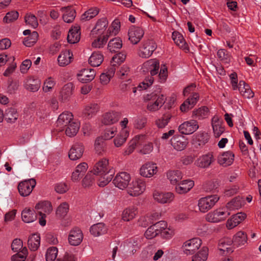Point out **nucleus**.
Listing matches in <instances>:
<instances>
[{
	"instance_id": "nucleus-33",
	"label": "nucleus",
	"mask_w": 261,
	"mask_h": 261,
	"mask_svg": "<svg viewBox=\"0 0 261 261\" xmlns=\"http://www.w3.org/2000/svg\"><path fill=\"white\" fill-rule=\"evenodd\" d=\"M73 59V54L69 50L62 51L58 58L59 66H65L70 64Z\"/></svg>"
},
{
	"instance_id": "nucleus-13",
	"label": "nucleus",
	"mask_w": 261,
	"mask_h": 261,
	"mask_svg": "<svg viewBox=\"0 0 261 261\" xmlns=\"http://www.w3.org/2000/svg\"><path fill=\"white\" fill-rule=\"evenodd\" d=\"M100 106L96 102H91L86 105L82 111V115L86 119H90L97 115L100 111Z\"/></svg>"
},
{
	"instance_id": "nucleus-22",
	"label": "nucleus",
	"mask_w": 261,
	"mask_h": 261,
	"mask_svg": "<svg viewBox=\"0 0 261 261\" xmlns=\"http://www.w3.org/2000/svg\"><path fill=\"white\" fill-rule=\"evenodd\" d=\"M95 74L93 69H83L77 74L78 80L83 83H88L94 79Z\"/></svg>"
},
{
	"instance_id": "nucleus-47",
	"label": "nucleus",
	"mask_w": 261,
	"mask_h": 261,
	"mask_svg": "<svg viewBox=\"0 0 261 261\" xmlns=\"http://www.w3.org/2000/svg\"><path fill=\"white\" fill-rule=\"evenodd\" d=\"M172 38L176 44L180 48L184 50H189L188 45L181 34L178 32H174L172 33Z\"/></svg>"
},
{
	"instance_id": "nucleus-32",
	"label": "nucleus",
	"mask_w": 261,
	"mask_h": 261,
	"mask_svg": "<svg viewBox=\"0 0 261 261\" xmlns=\"http://www.w3.org/2000/svg\"><path fill=\"white\" fill-rule=\"evenodd\" d=\"M246 217L244 213H238L232 216L231 219L227 220L226 226L228 229H230L237 226Z\"/></svg>"
},
{
	"instance_id": "nucleus-41",
	"label": "nucleus",
	"mask_w": 261,
	"mask_h": 261,
	"mask_svg": "<svg viewBox=\"0 0 261 261\" xmlns=\"http://www.w3.org/2000/svg\"><path fill=\"white\" fill-rule=\"evenodd\" d=\"M22 221L25 223H31L37 219V215L34 210L25 208L21 213Z\"/></svg>"
},
{
	"instance_id": "nucleus-35",
	"label": "nucleus",
	"mask_w": 261,
	"mask_h": 261,
	"mask_svg": "<svg viewBox=\"0 0 261 261\" xmlns=\"http://www.w3.org/2000/svg\"><path fill=\"white\" fill-rule=\"evenodd\" d=\"M138 214V208L134 205L125 208L122 214V219L124 221H129L135 218Z\"/></svg>"
},
{
	"instance_id": "nucleus-27",
	"label": "nucleus",
	"mask_w": 261,
	"mask_h": 261,
	"mask_svg": "<svg viewBox=\"0 0 261 261\" xmlns=\"http://www.w3.org/2000/svg\"><path fill=\"white\" fill-rule=\"evenodd\" d=\"M144 138L143 135H137L133 138L129 142L128 146L124 152V155H129L132 153L136 146L141 145L144 141Z\"/></svg>"
},
{
	"instance_id": "nucleus-23",
	"label": "nucleus",
	"mask_w": 261,
	"mask_h": 261,
	"mask_svg": "<svg viewBox=\"0 0 261 261\" xmlns=\"http://www.w3.org/2000/svg\"><path fill=\"white\" fill-rule=\"evenodd\" d=\"M88 168V164L84 162L78 165L72 173L71 180L74 182L79 181L86 172Z\"/></svg>"
},
{
	"instance_id": "nucleus-38",
	"label": "nucleus",
	"mask_w": 261,
	"mask_h": 261,
	"mask_svg": "<svg viewBox=\"0 0 261 261\" xmlns=\"http://www.w3.org/2000/svg\"><path fill=\"white\" fill-rule=\"evenodd\" d=\"M238 89L240 94L245 98H250L254 96V93L250 86L243 81H240Z\"/></svg>"
},
{
	"instance_id": "nucleus-25",
	"label": "nucleus",
	"mask_w": 261,
	"mask_h": 261,
	"mask_svg": "<svg viewBox=\"0 0 261 261\" xmlns=\"http://www.w3.org/2000/svg\"><path fill=\"white\" fill-rule=\"evenodd\" d=\"M73 115L71 112H64L60 114L57 121V126L63 128L71 122H73Z\"/></svg>"
},
{
	"instance_id": "nucleus-64",
	"label": "nucleus",
	"mask_w": 261,
	"mask_h": 261,
	"mask_svg": "<svg viewBox=\"0 0 261 261\" xmlns=\"http://www.w3.org/2000/svg\"><path fill=\"white\" fill-rule=\"evenodd\" d=\"M28 253V250L26 247L17 252L16 254L13 255L11 257L12 261H24Z\"/></svg>"
},
{
	"instance_id": "nucleus-6",
	"label": "nucleus",
	"mask_w": 261,
	"mask_h": 261,
	"mask_svg": "<svg viewBox=\"0 0 261 261\" xmlns=\"http://www.w3.org/2000/svg\"><path fill=\"white\" fill-rule=\"evenodd\" d=\"M145 187V183L141 179L133 181L127 187V193L131 196H138L143 193Z\"/></svg>"
},
{
	"instance_id": "nucleus-52",
	"label": "nucleus",
	"mask_w": 261,
	"mask_h": 261,
	"mask_svg": "<svg viewBox=\"0 0 261 261\" xmlns=\"http://www.w3.org/2000/svg\"><path fill=\"white\" fill-rule=\"evenodd\" d=\"M99 10L97 7H93L88 9L82 15V20H89L94 18L99 13Z\"/></svg>"
},
{
	"instance_id": "nucleus-40",
	"label": "nucleus",
	"mask_w": 261,
	"mask_h": 261,
	"mask_svg": "<svg viewBox=\"0 0 261 261\" xmlns=\"http://www.w3.org/2000/svg\"><path fill=\"white\" fill-rule=\"evenodd\" d=\"M81 38L80 29L79 27H74L70 29L67 36L68 42L71 44L78 42Z\"/></svg>"
},
{
	"instance_id": "nucleus-28",
	"label": "nucleus",
	"mask_w": 261,
	"mask_h": 261,
	"mask_svg": "<svg viewBox=\"0 0 261 261\" xmlns=\"http://www.w3.org/2000/svg\"><path fill=\"white\" fill-rule=\"evenodd\" d=\"M61 11L63 13V19L65 22L71 23L74 20L76 16V12L73 7H62Z\"/></svg>"
},
{
	"instance_id": "nucleus-61",
	"label": "nucleus",
	"mask_w": 261,
	"mask_h": 261,
	"mask_svg": "<svg viewBox=\"0 0 261 261\" xmlns=\"http://www.w3.org/2000/svg\"><path fill=\"white\" fill-rule=\"evenodd\" d=\"M105 140L102 137H97L95 141L94 148L98 154H101L105 150Z\"/></svg>"
},
{
	"instance_id": "nucleus-18",
	"label": "nucleus",
	"mask_w": 261,
	"mask_h": 261,
	"mask_svg": "<svg viewBox=\"0 0 261 261\" xmlns=\"http://www.w3.org/2000/svg\"><path fill=\"white\" fill-rule=\"evenodd\" d=\"M144 32L140 27H132L128 32V39L134 44H137L143 37Z\"/></svg>"
},
{
	"instance_id": "nucleus-37",
	"label": "nucleus",
	"mask_w": 261,
	"mask_h": 261,
	"mask_svg": "<svg viewBox=\"0 0 261 261\" xmlns=\"http://www.w3.org/2000/svg\"><path fill=\"white\" fill-rule=\"evenodd\" d=\"M90 231L94 236L98 237L106 234L108 228L103 223H98L91 226Z\"/></svg>"
},
{
	"instance_id": "nucleus-55",
	"label": "nucleus",
	"mask_w": 261,
	"mask_h": 261,
	"mask_svg": "<svg viewBox=\"0 0 261 261\" xmlns=\"http://www.w3.org/2000/svg\"><path fill=\"white\" fill-rule=\"evenodd\" d=\"M97 38L95 39L92 43V46L95 48H100L105 44L109 37V35L106 33L105 35L101 36H97Z\"/></svg>"
},
{
	"instance_id": "nucleus-51",
	"label": "nucleus",
	"mask_w": 261,
	"mask_h": 261,
	"mask_svg": "<svg viewBox=\"0 0 261 261\" xmlns=\"http://www.w3.org/2000/svg\"><path fill=\"white\" fill-rule=\"evenodd\" d=\"M35 209L42 211V213L49 214L52 211V206L49 201H44L38 203L35 206Z\"/></svg>"
},
{
	"instance_id": "nucleus-42",
	"label": "nucleus",
	"mask_w": 261,
	"mask_h": 261,
	"mask_svg": "<svg viewBox=\"0 0 261 261\" xmlns=\"http://www.w3.org/2000/svg\"><path fill=\"white\" fill-rule=\"evenodd\" d=\"M18 113L17 110L13 108H8L5 111L4 115L5 120L8 123H14L18 118Z\"/></svg>"
},
{
	"instance_id": "nucleus-12",
	"label": "nucleus",
	"mask_w": 261,
	"mask_h": 261,
	"mask_svg": "<svg viewBox=\"0 0 261 261\" xmlns=\"http://www.w3.org/2000/svg\"><path fill=\"white\" fill-rule=\"evenodd\" d=\"M199 127L198 122L194 120L186 121L178 127L179 132L184 135L192 134L196 131Z\"/></svg>"
},
{
	"instance_id": "nucleus-9",
	"label": "nucleus",
	"mask_w": 261,
	"mask_h": 261,
	"mask_svg": "<svg viewBox=\"0 0 261 261\" xmlns=\"http://www.w3.org/2000/svg\"><path fill=\"white\" fill-rule=\"evenodd\" d=\"M36 185V180L31 178L22 181L18 185V190L20 195L23 197L29 196Z\"/></svg>"
},
{
	"instance_id": "nucleus-30",
	"label": "nucleus",
	"mask_w": 261,
	"mask_h": 261,
	"mask_svg": "<svg viewBox=\"0 0 261 261\" xmlns=\"http://www.w3.org/2000/svg\"><path fill=\"white\" fill-rule=\"evenodd\" d=\"M154 199L158 202L161 203H170L174 198V194L171 192L160 193L155 192L153 193Z\"/></svg>"
},
{
	"instance_id": "nucleus-2",
	"label": "nucleus",
	"mask_w": 261,
	"mask_h": 261,
	"mask_svg": "<svg viewBox=\"0 0 261 261\" xmlns=\"http://www.w3.org/2000/svg\"><path fill=\"white\" fill-rule=\"evenodd\" d=\"M146 99L149 100L147 109L150 112L159 110L165 102V98L163 94L151 93L147 95Z\"/></svg>"
},
{
	"instance_id": "nucleus-53",
	"label": "nucleus",
	"mask_w": 261,
	"mask_h": 261,
	"mask_svg": "<svg viewBox=\"0 0 261 261\" xmlns=\"http://www.w3.org/2000/svg\"><path fill=\"white\" fill-rule=\"evenodd\" d=\"M208 251V248L203 247L201 250L193 256L192 261H205L207 258Z\"/></svg>"
},
{
	"instance_id": "nucleus-39",
	"label": "nucleus",
	"mask_w": 261,
	"mask_h": 261,
	"mask_svg": "<svg viewBox=\"0 0 261 261\" xmlns=\"http://www.w3.org/2000/svg\"><path fill=\"white\" fill-rule=\"evenodd\" d=\"M245 203V200L244 198L238 196L233 198L230 201L228 202L226 205V207L230 210H238L244 206Z\"/></svg>"
},
{
	"instance_id": "nucleus-11",
	"label": "nucleus",
	"mask_w": 261,
	"mask_h": 261,
	"mask_svg": "<svg viewBox=\"0 0 261 261\" xmlns=\"http://www.w3.org/2000/svg\"><path fill=\"white\" fill-rule=\"evenodd\" d=\"M130 180V175L126 172L118 173L113 180L114 185L120 189H125Z\"/></svg>"
},
{
	"instance_id": "nucleus-54",
	"label": "nucleus",
	"mask_w": 261,
	"mask_h": 261,
	"mask_svg": "<svg viewBox=\"0 0 261 261\" xmlns=\"http://www.w3.org/2000/svg\"><path fill=\"white\" fill-rule=\"evenodd\" d=\"M172 115L170 113H166L155 121V124L159 128H163L167 125L170 121Z\"/></svg>"
},
{
	"instance_id": "nucleus-60",
	"label": "nucleus",
	"mask_w": 261,
	"mask_h": 261,
	"mask_svg": "<svg viewBox=\"0 0 261 261\" xmlns=\"http://www.w3.org/2000/svg\"><path fill=\"white\" fill-rule=\"evenodd\" d=\"M120 28V22L118 19H115L112 23L111 26L107 30L106 33L109 37L112 35H116Z\"/></svg>"
},
{
	"instance_id": "nucleus-58",
	"label": "nucleus",
	"mask_w": 261,
	"mask_h": 261,
	"mask_svg": "<svg viewBox=\"0 0 261 261\" xmlns=\"http://www.w3.org/2000/svg\"><path fill=\"white\" fill-rule=\"evenodd\" d=\"M38 37V33L34 31L31 35L25 37L23 41V44L28 47L33 46L37 41Z\"/></svg>"
},
{
	"instance_id": "nucleus-24",
	"label": "nucleus",
	"mask_w": 261,
	"mask_h": 261,
	"mask_svg": "<svg viewBox=\"0 0 261 261\" xmlns=\"http://www.w3.org/2000/svg\"><path fill=\"white\" fill-rule=\"evenodd\" d=\"M171 142L173 148L178 151L183 150L188 143L187 139L183 136H174Z\"/></svg>"
},
{
	"instance_id": "nucleus-4",
	"label": "nucleus",
	"mask_w": 261,
	"mask_h": 261,
	"mask_svg": "<svg viewBox=\"0 0 261 261\" xmlns=\"http://www.w3.org/2000/svg\"><path fill=\"white\" fill-rule=\"evenodd\" d=\"M156 48V45L153 40H145L139 47L138 55L142 58H148L152 55Z\"/></svg>"
},
{
	"instance_id": "nucleus-20",
	"label": "nucleus",
	"mask_w": 261,
	"mask_h": 261,
	"mask_svg": "<svg viewBox=\"0 0 261 261\" xmlns=\"http://www.w3.org/2000/svg\"><path fill=\"white\" fill-rule=\"evenodd\" d=\"M194 182L193 180L187 179L180 181L176 185L175 190L177 193L184 194L188 193L194 187Z\"/></svg>"
},
{
	"instance_id": "nucleus-3",
	"label": "nucleus",
	"mask_w": 261,
	"mask_h": 261,
	"mask_svg": "<svg viewBox=\"0 0 261 261\" xmlns=\"http://www.w3.org/2000/svg\"><path fill=\"white\" fill-rule=\"evenodd\" d=\"M219 199L220 197L216 194L200 198L198 202L199 210L203 213L208 212L216 204Z\"/></svg>"
},
{
	"instance_id": "nucleus-44",
	"label": "nucleus",
	"mask_w": 261,
	"mask_h": 261,
	"mask_svg": "<svg viewBox=\"0 0 261 261\" xmlns=\"http://www.w3.org/2000/svg\"><path fill=\"white\" fill-rule=\"evenodd\" d=\"M209 115V110L207 107L203 106L193 111V117L198 120L207 118Z\"/></svg>"
},
{
	"instance_id": "nucleus-10",
	"label": "nucleus",
	"mask_w": 261,
	"mask_h": 261,
	"mask_svg": "<svg viewBox=\"0 0 261 261\" xmlns=\"http://www.w3.org/2000/svg\"><path fill=\"white\" fill-rule=\"evenodd\" d=\"M201 245V240L197 238H193L185 242L182 245L184 252L187 255L193 254Z\"/></svg>"
},
{
	"instance_id": "nucleus-45",
	"label": "nucleus",
	"mask_w": 261,
	"mask_h": 261,
	"mask_svg": "<svg viewBox=\"0 0 261 261\" xmlns=\"http://www.w3.org/2000/svg\"><path fill=\"white\" fill-rule=\"evenodd\" d=\"M122 46V42L119 37L111 39L108 45V48L111 53H116L119 51V49Z\"/></svg>"
},
{
	"instance_id": "nucleus-5",
	"label": "nucleus",
	"mask_w": 261,
	"mask_h": 261,
	"mask_svg": "<svg viewBox=\"0 0 261 261\" xmlns=\"http://www.w3.org/2000/svg\"><path fill=\"white\" fill-rule=\"evenodd\" d=\"M230 215V213L226 208L216 210L209 213L206 215L207 221L213 223H218L225 220Z\"/></svg>"
},
{
	"instance_id": "nucleus-50",
	"label": "nucleus",
	"mask_w": 261,
	"mask_h": 261,
	"mask_svg": "<svg viewBox=\"0 0 261 261\" xmlns=\"http://www.w3.org/2000/svg\"><path fill=\"white\" fill-rule=\"evenodd\" d=\"M128 136V132L125 129H122L119 135L114 139L115 146L117 147L122 146L125 142Z\"/></svg>"
},
{
	"instance_id": "nucleus-48",
	"label": "nucleus",
	"mask_w": 261,
	"mask_h": 261,
	"mask_svg": "<svg viewBox=\"0 0 261 261\" xmlns=\"http://www.w3.org/2000/svg\"><path fill=\"white\" fill-rule=\"evenodd\" d=\"M247 236L246 233L242 231H238L233 237V243L238 246L245 245L247 242Z\"/></svg>"
},
{
	"instance_id": "nucleus-17",
	"label": "nucleus",
	"mask_w": 261,
	"mask_h": 261,
	"mask_svg": "<svg viewBox=\"0 0 261 261\" xmlns=\"http://www.w3.org/2000/svg\"><path fill=\"white\" fill-rule=\"evenodd\" d=\"M215 161L213 152H208L199 156L195 162L196 165L201 168H208Z\"/></svg>"
},
{
	"instance_id": "nucleus-14",
	"label": "nucleus",
	"mask_w": 261,
	"mask_h": 261,
	"mask_svg": "<svg viewBox=\"0 0 261 261\" xmlns=\"http://www.w3.org/2000/svg\"><path fill=\"white\" fill-rule=\"evenodd\" d=\"M233 241L228 238H224L219 241L218 249L220 254L223 255H227L233 251L232 244Z\"/></svg>"
},
{
	"instance_id": "nucleus-49",
	"label": "nucleus",
	"mask_w": 261,
	"mask_h": 261,
	"mask_svg": "<svg viewBox=\"0 0 261 261\" xmlns=\"http://www.w3.org/2000/svg\"><path fill=\"white\" fill-rule=\"evenodd\" d=\"M65 127L66 135L70 137H72L74 136L78 132L80 128V124L74 121Z\"/></svg>"
},
{
	"instance_id": "nucleus-16",
	"label": "nucleus",
	"mask_w": 261,
	"mask_h": 261,
	"mask_svg": "<svg viewBox=\"0 0 261 261\" xmlns=\"http://www.w3.org/2000/svg\"><path fill=\"white\" fill-rule=\"evenodd\" d=\"M158 172L156 164L152 162L147 163L141 166L140 174L145 177H151Z\"/></svg>"
},
{
	"instance_id": "nucleus-36",
	"label": "nucleus",
	"mask_w": 261,
	"mask_h": 261,
	"mask_svg": "<svg viewBox=\"0 0 261 261\" xmlns=\"http://www.w3.org/2000/svg\"><path fill=\"white\" fill-rule=\"evenodd\" d=\"M167 179L171 185H176L182 178V172L178 170H169L167 172Z\"/></svg>"
},
{
	"instance_id": "nucleus-43",
	"label": "nucleus",
	"mask_w": 261,
	"mask_h": 261,
	"mask_svg": "<svg viewBox=\"0 0 261 261\" xmlns=\"http://www.w3.org/2000/svg\"><path fill=\"white\" fill-rule=\"evenodd\" d=\"M28 244L29 248L32 251H36L40 244V237L38 233L33 234L28 239Z\"/></svg>"
},
{
	"instance_id": "nucleus-21",
	"label": "nucleus",
	"mask_w": 261,
	"mask_h": 261,
	"mask_svg": "<svg viewBox=\"0 0 261 261\" xmlns=\"http://www.w3.org/2000/svg\"><path fill=\"white\" fill-rule=\"evenodd\" d=\"M84 151V147L83 144L76 143L72 145L69 151V158L71 160H76L82 156Z\"/></svg>"
},
{
	"instance_id": "nucleus-8",
	"label": "nucleus",
	"mask_w": 261,
	"mask_h": 261,
	"mask_svg": "<svg viewBox=\"0 0 261 261\" xmlns=\"http://www.w3.org/2000/svg\"><path fill=\"white\" fill-rule=\"evenodd\" d=\"M92 173L95 175H105L106 173H114L113 168L109 167L108 160L103 158L94 165Z\"/></svg>"
},
{
	"instance_id": "nucleus-26",
	"label": "nucleus",
	"mask_w": 261,
	"mask_h": 261,
	"mask_svg": "<svg viewBox=\"0 0 261 261\" xmlns=\"http://www.w3.org/2000/svg\"><path fill=\"white\" fill-rule=\"evenodd\" d=\"M234 154L230 151L224 152L218 156V163L223 167L231 165L234 161Z\"/></svg>"
},
{
	"instance_id": "nucleus-63",
	"label": "nucleus",
	"mask_w": 261,
	"mask_h": 261,
	"mask_svg": "<svg viewBox=\"0 0 261 261\" xmlns=\"http://www.w3.org/2000/svg\"><path fill=\"white\" fill-rule=\"evenodd\" d=\"M19 16L17 11H12L8 12L3 18V21L6 23H9L15 21Z\"/></svg>"
},
{
	"instance_id": "nucleus-56",
	"label": "nucleus",
	"mask_w": 261,
	"mask_h": 261,
	"mask_svg": "<svg viewBox=\"0 0 261 261\" xmlns=\"http://www.w3.org/2000/svg\"><path fill=\"white\" fill-rule=\"evenodd\" d=\"M69 210V205L66 202L62 203L56 211L57 217L60 219L63 218L67 214Z\"/></svg>"
},
{
	"instance_id": "nucleus-57",
	"label": "nucleus",
	"mask_w": 261,
	"mask_h": 261,
	"mask_svg": "<svg viewBox=\"0 0 261 261\" xmlns=\"http://www.w3.org/2000/svg\"><path fill=\"white\" fill-rule=\"evenodd\" d=\"M56 81L51 76L47 77L43 83L42 87L43 91L45 92H49L53 90L56 85Z\"/></svg>"
},
{
	"instance_id": "nucleus-29",
	"label": "nucleus",
	"mask_w": 261,
	"mask_h": 261,
	"mask_svg": "<svg viewBox=\"0 0 261 261\" xmlns=\"http://www.w3.org/2000/svg\"><path fill=\"white\" fill-rule=\"evenodd\" d=\"M120 113L117 112H109L103 114L102 123L105 125H111L117 122L120 119Z\"/></svg>"
},
{
	"instance_id": "nucleus-34",
	"label": "nucleus",
	"mask_w": 261,
	"mask_h": 261,
	"mask_svg": "<svg viewBox=\"0 0 261 261\" xmlns=\"http://www.w3.org/2000/svg\"><path fill=\"white\" fill-rule=\"evenodd\" d=\"M74 86L72 83H69L65 85L60 93V98L64 102L68 100L73 93Z\"/></svg>"
},
{
	"instance_id": "nucleus-19",
	"label": "nucleus",
	"mask_w": 261,
	"mask_h": 261,
	"mask_svg": "<svg viewBox=\"0 0 261 261\" xmlns=\"http://www.w3.org/2000/svg\"><path fill=\"white\" fill-rule=\"evenodd\" d=\"M83 239V234L80 228L74 227L70 230L68 236V241L70 245L77 246L81 243Z\"/></svg>"
},
{
	"instance_id": "nucleus-1",
	"label": "nucleus",
	"mask_w": 261,
	"mask_h": 261,
	"mask_svg": "<svg viewBox=\"0 0 261 261\" xmlns=\"http://www.w3.org/2000/svg\"><path fill=\"white\" fill-rule=\"evenodd\" d=\"M159 67L160 63L156 59H150L143 63L142 67L143 72H150L151 76L145 78L144 81L142 83V85H140L141 88L146 89L153 84L154 79L152 76L158 73Z\"/></svg>"
},
{
	"instance_id": "nucleus-15",
	"label": "nucleus",
	"mask_w": 261,
	"mask_h": 261,
	"mask_svg": "<svg viewBox=\"0 0 261 261\" xmlns=\"http://www.w3.org/2000/svg\"><path fill=\"white\" fill-rule=\"evenodd\" d=\"M199 99L198 93L193 92L192 94L181 105L180 109L181 112H187L192 109Z\"/></svg>"
},
{
	"instance_id": "nucleus-46",
	"label": "nucleus",
	"mask_w": 261,
	"mask_h": 261,
	"mask_svg": "<svg viewBox=\"0 0 261 261\" xmlns=\"http://www.w3.org/2000/svg\"><path fill=\"white\" fill-rule=\"evenodd\" d=\"M103 61V55L98 51L94 52L89 59V63L93 67L99 66Z\"/></svg>"
},
{
	"instance_id": "nucleus-31",
	"label": "nucleus",
	"mask_w": 261,
	"mask_h": 261,
	"mask_svg": "<svg viewBox=\"0 0 261 261\" xmlns=\"http://www.w3.org/2000/svg\"><path fill=\"white\" fill-rule=\"evenodd\" d=\"M211 121L214 136L219 138L225 131L224 126L217 116L213 117Z\"/></svg>"
},
{
	"instance_id": "nucleus-7",
	"label": "nucleus",
	"mask_w": 261,
	"mask_h": 261,
	"mask_svg": "<svg viewBox=\"0 0 261 261\" xmlns=\"http://www.w3.org/2000/svg\"><path fill=\"white\" fill-rule=\"evenodd\" d=\"M109 22L107 18L102 17L97 20L94 27L91 30L90 36L92 38H96L97 36L105 35L108 27Z\"/></svg>"
},
{
	"instance_id": "nucleus-59",
	"label": "nucleus",
	"mask_w": 261,
	"mask_h": 261,
	"mask_svg": "<svg viewBox=\"0 0 261 261\" xmlns=\"http://www.w3.org/2000/svg\"><path fill=\"white\" fill-rule=\"evenodd\" d=\"M114 173H106L105 175H99L97 184L99 187H103L112 180Z\"/></svg>"
},
{
	"instance_id": "nucleus-62",
	"label": "nucleus",
	"mask_w": 261,
	"mask_h": 261,
	"mask_svg": "<svg viewBox=\"0 0 261 261\" xmlns=\"http://www.w3.org/2000/svg\"><path fill=\"white\" fill-rule=\"evenodd\" d=\"M58 252V249L56 247L48 248L45 254L46 260L54 261L57 258Z\"/></svg>"
}]
</instances>
